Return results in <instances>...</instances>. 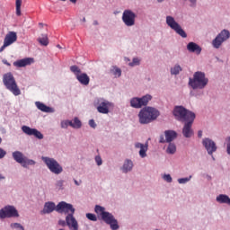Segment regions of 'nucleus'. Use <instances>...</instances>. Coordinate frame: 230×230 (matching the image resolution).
Returning a JSON list of instances; mask_svg holds the SVG:
<instances>
[{"mask_svg":"<svg viewBox=\"0 0 230 230\" xmlns=\"http://www.w3.org/2000/svg\"><path fill=\"white\" fill-rule=\"evenodd\" d=\"M57 212L58 213H65L67 215L66 217V223L69 229L78 230V221L75 218V208L69 203L66 201H61L57 205Z\"/></svg>","mask_w":230,"mask_h":230,"instance_id":"obj_1","label":"nucleus"},{"mask_svg":"<svg viewBox=\"0 0 230 230\" xmlns=\"http://www.w3.org/2000/svg\"><path fill=\"white\" fill-rule=\"evenodd\" d=\"M159 111L155 108L146 107L138 113L139 123H141V125H148V123L155 121V119L159 118Z\"/></svg>","mask_w":230,"mask_h":230,"instance_id":"obj_2","label":"nucleus"},{"mask_svg":"<svg viewBox=\"0 0 230 230\" xmlns=\"http://www.w3.org/2000/svg\"><path fill=\"white\" fill-rule=\"evenodd\" d=\"M3 84L7 91H10V93H12L13 96H20L21 88H19L13 74H12L11 72L4 74L3 75Z\"/></svg>","mask_w":230,"mask_h":230,"instance_id":"obj_3","label":"nucleus"},{"mask_svg":"<svg viewBox=\"0 0 230 230\" xmlns=\"http://www.w3.org/2000/svg\"><path fill=\"white\" fill-rule=\"evenodd\" d=\"M209 79L206 77V74L204 72H195L193 75V78L189 79V85L192 89H204L206 85H208Z\"/></svg>","mask_w":230,"mask_h":230,"instance_id":"obj_4","label":"nucleus"},{"mask_svg":"<svg viewBox=\"0 0 230 230\" xmlns=\"http://www.w3.org/2000/svg\"><path fill=\"white\" fill-rule=\"evenodd\" d=\"M173 116L178 119V121H181V123L190 121V119H195V114L193 111H188L182 106H176L174 108Z\"/></svg>","mask_w":230,"mask_h":230,"instance_id":"obj_5","label":"nucleus"},{"mask_svg":"<svg viewBox=\"0 0 230 230\" xmlns=\"http://www.w3.org/2000/svg\"><path fill=\"white\" fill-rule=\"evenodd\" d=\"M41 159L46 164L47 168H49V172H51V173H55V175H60V173L64 172V168H62V165H60V164L55 160V158L42 156Z\"/></svg>","mask_w":230,"mask_h":230,"instance_id":"obj_6","label":"nucleus"},{"mask_svg":"<svg viewBox=\"0 0 230 230\" xmlns=\"http://www.w3.org/2000/svg\"><path fill=\"white\" fill-rule=\"evenodd\" d=\"M94 107H96L98 112L100 114H109L111 109L114 107L112 102L105 100V99H97L93 102Z\"/></svg>","mask_w":230,"mask_h":230,"instance_id":"obj_7","label":"nucleus"},{"mask_svg":"<svg viewBox=\"0 0 230 230\" xmlns=\"http://www.w3.org/2000/svg\"><path fill=\"white\" fill-rule=\"evenodd\" d=\"M166 24L167 26H170L172 30H173L180 37H182V39H186L188 37V34H186V31L182 30V27L175 21V19L172 16H167L166 17Z\"/></svg>","mask_w":230,"mask_h":230,"instance_id":"obj_8","label":"nucleus"},{"mask_svg":"<svg viewBox=\"0 0 230 230\" xmlns=\"http://www.w3.org/2000/svg\"><path fill=\"white\" fill-rule=\"evenodd\" d=\"M19 217V212L17 208L13 206H5L0 209V219L4 220V218H17Z\"/></svg>","mask_w":230,"mask_h":230,"instance_id":"obj_9","label":"nucleus"},{"mask_svg":"<svg viewBox=\"0 0 230 230\" xmlns=\"http://www.w3.org/2000/svg\"><path fill=\"white\" fill-rule=\"evenodd\" d=\"M150 100H152V95L150 94L145 95L142 98L135 97L131 99L130 105L134 109H141V107H146V105H148Z\"/></svg>","mask_w":230,"mask_h":230,"instance_id":"obj_10","label":"nucleus"},{"mask_svg":"<svg viewBox=\"0 0 230 230\" xmlns=\"http://www.w3.org/2000/svg\"><path fill=\"white\" fill-rule=\"evenodd\" d=\"M230 37V32L227 30H223L217 37L213 40L212 45L213 48L218 49L222 46V43L226 42Z\"/></svg>","mask_w":230,"mask_h":230,"instance_id":"obj_11","label":"nucleus"},{"mask_svg":"<svg viewBox=\"0 0 230 230\" xmlns=\"http://www.w3.org/2000/svg\"><path fill=\"white\" fill-rule=\"evenodd\" d=\"M102 220L105 222V224H108V226H111V229L112 230H118L119 229V226L118 225V220L114 218V216L109 212L103 213V216L102 217Z\"/></svg>","mask_w":230,"mask_h":230,"instance_id":"obj_12","label":"nucleus"},{"mask_svg":"<svg viewBox=\"0 0 230 230\" xmlns=\"http://www.w3.org/2000/svg\"><path fill=\"white\" fill-rule=\"evenodd\" d=\"M122 21L126 26H134L136 24V13L130 10H125L122 14Z\"/></svg>","mask_w":230,"mask_h":230,"instance_id":"obj_13","label":"nucleus"},{"mask_svg":"<svg viewBox=\"0 0 230 230\" xmlns=\"http://www.w3.org/2000/svg\"><path fill=\"white\" fill-rule=\"evenodd\" d=\"M22 130L27 136H34L37 139H44V135L39 129L31 128L28 126H22Z\"/></svg>","mask_w":230,"mask_h":230,"instance_id":"obj_14","label":"nucleus"},{"mask_svg":"<svg viewBox=\"0 0 230 230\" xmlns=\"http://www.w3.org/2000/svg\"><path fill=\"white\" fill-rule=\"evenodd\" d=\"M203 146H205L208 154L212 155L213 153L217 152V144L215 141L211 140L210 138H205L202 141Z\"/></svg>","mask_w":230,"mask_h":230,"instance_id":"obj_15","label":"nucleus"},{"mask_svg":"<svg viewBox=\"0 0 230 230\" xmlns=\"http://www.w3.org/2000/svg\"><path fill=\"white\" fill-rule=\"evenodd\" d=\"M193 121H195V119H190V120L184 122L185 124L182 128L184 137H191V136H193V129H191Z\"/></svg>","mask_w":230,"mask_h":230,"instance_id":"obj_16","label":"nucleus"},{"mask_svg":"<svg viewBox=\"0 0 230 230\" xmlns=\"http://www.w3.org/2000/svg\"><path fill=\"white\" fill-rule=\"evenodd\" d=\"M31 64H33V58H25L13 62L14 67H26V66H31Z\"/></svg>","mask_w":230,"mask_h":230,"instance_id":"obj_17","label":"nucleus"},{"mask_svg":"<svg viewBox=\"0 0 230 230\" xmlns=\"http://www.w3.org/2000/svg\"><path fill=\"white\" fill-rule=\"evenodd\" d=\"M17 41V33L14 31H10L9 33L6 34L4 42L7 45V46H12V44H13V42Z\"/></svg>","mask_w":230,"mask_h":230,"instance_id":"obj_18","label":"nucleus"},{"mask_svg":"<svg viewBox=\"0 0 230 230\" xmlns=\"http://www.w3.org/2000/svg\"><path fill=\"white\" fill-rule=\"evenodd\" d=\"M57 211V206L55 203L49 201L46 202L43 208V211H41L42 215H49V213H53V211Z\"/></svg>","mask_w":230,"mask_h":230,"instance_id":"obj_19","label":"nucleus"},{"mask_svg":"<svg viewBox=\"0 0 230 230\" xmlns=\"http://www.w3.org/2000/svg\"><path fill=\"white\" fill-rule=\"evenodd\" d=\"M187 49L188 51H190V53H196V55H200V53H202V48H200V46H199L197 43L195 42H190L187 45Z\"/></svg>","mask_w":230,"mask_h":230,"instance_id":"obj_20","label":"nucleus"},{"mask_svg":"<svg viewBox=\"0 0 230 230\" xmlns=\"http://www.w3.org/2000/svg\"><path fill=\"white\" fill-rule=\"evenodd\" d=\"M135 147L140 148V150H139L140 157L145 158L146 156V152H148V144L147 143H146L144 145L142 143L137 142L135 144Z\"/></svg>","mask_w":230,"mask_h":230,"instance_id":"obj_21","label":"nucleus"},{"mask_svg":"<svg viewBox=\"0 0 230 230\" xmlns=\"http://www.w3.org/2000/svg\"><path fill=\"white\" fill-rule=\"evenodd\" d=\"M76 79L82 85H87L91 82V78L85 73L77 75Z\"/></svg>","mask_w":230,"mask_h":230,"instance_id":"obj_22","label":"nucleus"},{"mask_svg":"<svg viewBox=\"0 0 230 230\" xmlns=\"http://www.w3.org/2000/svg\"><path fill=\"white\" fill-rule=\"evenodd\" d=\"M35 105L37 109H39V111H41V112H55V110H53V108L49 107L40 102H36Z\"/></svg>","mask_w":230,"mask_h":230,"instance_id":"obj_23","label":"nucleus"},{"mask_svg":"<svg viewBox=\"0 0 230 230\" xmlns=\"http://www.w3.org/2000/svg\"><path fill=\"white\" fill-rule=\"evenodd\" d=\"M164 134H165L166 143H172V141L177 138V132L173 130H165Z\"/></svg>","mask_w":230,"mask_h":230,"instance_id":"obj_24","label":"nucleus"},{"mask_svg":"<svg viewBox=\"0 0 230 230\" xmlns=\"http://www.w3.org/2000/svg\"><path fill=\"white\" fill-rule=\"evenodd\" d=\"M13 157L16 163H19L20 164H22L24 163V159L26 156L22 155L20 151H15L13 153Z\"/></svg>","mask_w":230,"mask_h":230,"instance_id":"obj_25","label":"nucleus"},{"mask_svg":"<svg viewBox=\"0 0 230 230\" xmlns=\"http://www.w3.org/2000/svg\"><path fill=\"white\" fill-rule=\"evenodd\" d=\"M216 200L219 202V204H228V206H230V198L226 194H220L217 197Z\"/></svg>","mask_w":230,"mask_h":230,"instance_id":"obj_26","label":"nucleus"},{"mask_svg":"<svg viewBox=\"0 0 230 230\" xmlns=\"http://www.w3.org/2000/svg\"><path fill=\"white\" fill-rule=\"evenodd\" d=\"M134 167V164L132 163L131 160H127L122 167V172L124 173H128V172H130V170H132V168Z\"/></svg>","mask_w":230,"mask_h":230,"instance_id":"obj_27","label":"nucleus"},{"mask_svg":"<svg viewBox=\"0 0 230 230\" xmlns=\"http://www.w3.org/2000/svg\"><path fill=\"white\" fill-rule=\"evenodd\" d=\"M70 121V127H72V128H82V121L78 119V117H75L73 120Z\"/></svg>","mask_w":230,"mask_h":230,"instance_id":"obj_28","label":"nucleus"},{"mask_svg":"<svg viewBox=\"0 0 230 230\" xmlns=\"http://www.w3.org/2000/svg\"><path fill=\"white\" fill-rule=\"evenodd\" d=\"M94 211L97 215H100V217L103 216V213H107V211H105V208L100 206V205H96Z\"/></svg>","mask_w":230,"mask_h":230,"instance_id":"obj_29","label":"nucleus"},{"mask_svg":"<svg viewBox=\"0 0 230 230\" xmlns=\"http://www.w3.org/2000/svg\"><path fill=\"white\" fill-rule=\"evenodd\" d=\"M40 44L41 46H48L49 44V40H48V35H42V37L38 39Z\"/></svg>","mask_w":230,"mask_h":230,"instance_id":"obj_30","label":"nucleus"},{"mask_svg":"<svg viewBox=\"0 0 230 230\" xmlns=\"http://www.w3.org/2000/svg\"><path fill=\"white\" fill-rule=\"evenodd\" d=\"M33 164H35V161L30 160L25 157L23 163L22 164V166H23V168H28V166H33Z\"/></svg>","mask_w":230,"mask_h":230,"instance_id":"obj_31","label":"nucleus"},{"mask_svg":"<svg viewBox=\"0 0 230 230\" xmlns=\"http://www.w3.org/2000/svg\"><path fill=\"white\" fill-rule=\"evenodd\" d=\"M182 71V67L179 65H175L172 68H171V75H179Z\"/></svg>","mask_w":230,"mask_h":230,"instance_id":"obj_32","label":"nucleus"},{"mask_svg":"<svg viewBox=\"0 0 230 230\" xmlns=\"http://www.w3.org/2000/svg\"><path fill=\"white\" fill-rule=\"evenodd\" d=\"M175 152H177V146H175V144L170 142L167 147V154H175Z\"/></svg>","mask_w":230,"mask_h":230,"instance_id":"obj_33","label":"nucleus"},{"mask_svg":"<svg viewBox=\"0 0 230 230\" xmlns=\"http://www.w3.org/2000/svg\"><path fill=\"white\" fill-rule=\"evenodd\" d=\"M70 71L74 73V75H75L76 77L78 76V75L82 74V70H80V68L77 66H70Z\"/></svg>","mask_w":230,"mask_h":230,"instance_id":"obj_34","label":"nucleus"},{"mask_svg":"<svg viewBox=\"0 0 230 230\" xmlns=\"http://www.w3.org/2000/svg\"><path fill=\"white\" fill-rule=\"evenodd\" d=\"M22 4V0H16V15L21 16V6Z\"/></svg>","mask_w":230,"mask_h":230,"instance_id":"obj_35","label":"nucleus"},{"mask_svg":"<svg viewBox=\"0 0 230 230\" xmlns=\"http://www.w3.org/2000/svg\"><path fill=\"white\" fill-rule=\"evenodd\" d=\"M11 228L12 229H16V230H24V226L19 223H13L11 224Z\"/></svg>","mask_w":230,"mask_h":230,"instance_id":"obj_36","label":"nucleus"},{"mask_svg":"<svg viewBox=\"0 0 230 230\" xmlns=\"http://www.w3.org/2000/svg\"><path fill=\"white\" fill-rule=\"evenodd\" d=\"M86 218H88V220H91L92 222H96L98 220V217H96V215L92 213H87Z\"/></svg>","mask_w":230,"mask_h":230,"instance_id":"obj_37","label":"nucleus"},{"mask_svg":"<svg viewBox=\"0 0 230 230\" xmlns=\"http://www.w3.org/2000/svg\"><path fill=\"white\" fill-rule=\"evenodd\" d=\"M68 127H71V120H63L61 122V128H67Z\"/></svg>","mask_w":230,"mask_h":230,"instance_id":"obj_38","label":"nucleus"},{"mask_svg":"<svg viewBox=\"0 0 230 230\" xmlns=\"http://www.w3.org/2000/svg\"><path fill=\"white\" fill-rule=\"evenodd\" d=\"M190 180H191V176H190L189 178H181V179H178V182L179 184H186V182H190Z\"/></svg>","mask_w":230,"mask_h":230,"instance_id":"obj_39","label":"nucleus"},{"mask_svg":"<svg viewBox=\"0 0 230 230\" xmlns=\"http://www.w3.org/2000/svg\"><path fill=\"white\" fill-rule=\"evenodd\" d=\"M113 71V75L114 76H121V69L118 68V67H114Z\"/></svg>","mask_w":230,"mask_h":230,"instance_id":"obj_40","label":"nucleus"},{"mask_svg":"<svg viewBox=\"0 0 230 230\" xmlns=\"http://www.w3.org/2000/svg\"><path fill=\"white\" fill-rule=\"evenodd\" d=\"M129 66L131 67H134V66H139V58H134L133 61L131 63H129Z\"/></svg>","mask_w":230,"mask_h":230,"instance_id":"obj_41","label":"nucleus"},{"mask_svg":"<svg viewBox=\"0 0 230 230\" xmlns=\"http://www.w3.org/2000/svg\"><path fill=\"white\" fill-rule=\"evenodd\" d=\"M226 152L228 154V155H230V137H228L226 139Z\"/></svg>","mask_w":230,"mask_h":230,"instance_id":"obj_42","label":"nucleus"},{"mask_svg":"<svg viewBox=\"0 0 230 230\" xmlns=\"http://www.w3.org/2000/svg\"><path fill=\"white\" fill-rule=\"evenodd\" d=\"M95 163H97V165L98 166H102V157L101 156H95Z\"/></svg>","mask_w":230,"mask_h":230,"instance_id":"obj_43","label":"nucleus"},{"mask_svg":"<svg viewBox=\"0 0 230 230\" xmlns=\"http://www.w3.org/2000/svg\"><path fill=\"white\" fill-rule=\"evenodd\" d=\"M164 181H166V182H172V176L170 174L164 175Z\"/></svg>","mask_w":230,"mask_h":230,"instance_id":"obj_44","label":"nucleus"},{"mask_svg":"<svg viewBox=\"0 0 230 230\" xmlns=\"http://www.w3.org/2000/svg\"><path fill=\"white\" fill-rule=\"evenodd\" d=\"M89 125L92 127V128H96V122H94V119H90Z\"/></svg>","mask_w":230,"mask_h":230,"instance_id":"obj_45","label":"nucleus"},{"mask_svg":"<svg viewBox=\"0 0 230 230\" xmlns=\"http://www.w3.org/2000/svg\"><path fill=\"white\" fill-rule=\"evenodd\" d=\"M6 155V151L0 147V159H3Z\"/></svg>","mask_w":230,"mask_h":230,"instance_id":"obj_46","label":"nucleus"},{"mask_svg":"<svg viewBox=\"0 0 230 230\" xmlns=\"http://www.w3.org/2000/svg\"><path fill=\"white\" fill-rule=\"evenodd\" d=\"M159 143H166V138L164 139V135L160 136Z\"/></svg>","mask_w":230,"mask_h":230,"instance_id":"obj_47","label":"nucleus"},{"mask_svg":"<svg viewBox=\"0 0 230 230\" xmlns=\"http://www.w3.org/2000/svg\"><path fill=\"white\" fill-rule=\"evenodd\" d=\"M58 225L62 226L64 227V226H67V223L66 221H64V220H59L58 221Z\"/></svg>","mask_w":230,"mask_h":230,"instance_id":"obj_48","label":"nucleus"},{"mask_svg":"<svg viewBox=\"0 0 230 230\" xmlns=\"http://www.w3.org/2000/svg\"><path fill=\"white\" fill-rule=\"evenodd\" d=\"M8 48V45H6L4 42V45L0 48V53H3V51H4V49Z\"/></svg>","mask_w":230,"mask_h":230,"instance_id":"obj_49","label":"nucleus"},{"mask_svg":"<svg viewBox=\"0 0 230 230\" xmlns=\"http://www.w3.org/2000/svg\"><path fill=\"white\" fill-rule=\"evenodd\" d=\"M59 1L66 2V0H59ZM69 1H70V3H72L73 4H76V2H77L78 0H69Z\"/></svg>","mask_w":230,"mask_h":230,"instance_id":"obj_50","label":"nucleus"},{"mask_svg":"<svg viewBox=\"0 0 230 230\" xmlns=\"http://www.w3.org/2000/svg\"><path fill=\"white\" fill-rule=\"evenodd\" d=\"M3 63H4L5 66H11V64H10L8 61H6V60H4Z\"/></svg>","mask_w":230,"mask_h":230,"instance_id":"obj_51","label":"nucleus"},{"mask_svg":"<svg viewBox=\"0 0 230 230\" xmlns=\"http://www.w3.org/2000/svg\"><path fill=\"white\" fill-rule=\"evenodd\" d=\"M198 137H202V130H199V131L198 132Z\"/></svg>","mask_w":230,"mask_h":230,"instance_id":"obj_52","label":"nucleus"},{"mask_svg":"<svg viewBox=\"0 0 230 230\" xmlns=\"http://www.w3.org/2000/svg\"><path fill=\"white\" fill-rule=\"evenodd\" d=\"M62 184H64V181H58V186L62 187Z\"/></svg>","mask_w":230,"mask_h":230,"instance_id":"obj_53","label":"nucleus"},{"mask_svg":"<svg viewBox=\"0 0 230 230\" xmlns=\"http://www.w3.org/2000/svg\"><path fill=\"white\" fill-rule=\"evenodd\" d=\"M4 179H5V177L3 174H0V181H4Z\"/></svg>","mask_w":230,"mask_h":230,"instance_id":"obj_54","label":"nucleus"},{"mask_svg":"<svg viewBox=\"0 0 230 230\" xmlns=\"http://www.w3.org/2000/svg\"><path fill=\"white\" fill-rule=\"evenodd\" d=\"M74 182H75V184L76 186H80V183L78 182V181L75 180Z\"/></svg>","mask_w":230,"mask_h":230,"instance_id":"obj_55","label":"nucleus"},{"mask_svg":"<svg viewBox=\"0 0 230 230\" xmlns=\"http://www.w3.org/2000/svg\"><path fill=\"white\" fill-rule=\"evenodd\" d=\"M190 3H192V4H195V3H197V0H190Z\"/></svg>","mask_w":230,"mask_h":230,"instance_id":"obj_56","label":"nucleus"},{"mask_svg":"<svg viewBox=\"0 0 230 230\" xmlns=\"http://www.w3.org/2000/svg\"><path fill=\"white\" fill-rule=\"evenodd\" d=\"M93 24H94L95 26H98V21H94V22H93Z\"/></svg>","mask_w":230,"mask_h":230,"instance_id":"obj_57","label":"nucleus"},{"mask_svg":"<svg viewBox=\"0 0 230 230\" xmlns=\"http://www.w3.org/2000/svg\"><path fill=\"white\" fill-rule=\"evenodd\" d=\"M3 143V138L0 137V145Z\"/></svg>","mask_w":230,"mask_h":230,"instance_id":"obj_58","label":"nucleus"},{"mask_svg":"<svg viewBox=\"0 0 230 230\" xmlns=\"http://www.w3.org/2000/svg\"><path fill=\"white\" fill-rule=\"evenodd\" d=\"M158 1V3H163V1H164V0H157Z\"/></svg>","mask_w":230,"mask_h":230,"instance_id":"obj_59","label":"nucleus"},{"mask_svg":"<svg viewBox=\"0 0 230 230\" xmlns=\"http://www.w3.org/2000/svg\"><path fill=\"white\" fill-rule=\"evenodd\" d=\"M83 22H85V18H83Z\"/></svg>","mask_w":230,"mask_h":230,"instance_id":"obj_60","label":"nucleus"},{"mask_svg":"<svg viewBox=\"0 0 230 230\" xmlns=\"http://www.w3.org/2000/svg\"><path fill=\"white\" fill-rule=\"evenodd\" d=\"M40 26H44V24L43 23H40Z\"/></svg>","mask_w":230,"mask_h":230,"instance_id":"obj_61","label":"nucleus"},{"mask_svg":"<svg viewBox=\"0 0 230 230\" xmlns=\"http://www.w3.org/2000/svg\"><path fill=\"white\" fill-rule=\"evenodd\" d=\"M58 48H60V45H58Z\"/></svg>","mask_w":230,"mask_h":230,"instance_id":"obj_62","label":"nucleus"},{"mask_svg":"<svg viewBox=\"0 0 230 230\" xmlns=\"http://www.w3.org/2000/svg\"><path fill=\"white\" fill-rule=\"evenodd\" d=\"M59 230H64V229H59Z\"/></svg>","mask_w":230,"mask_h":230,"instance_id":"obj_63","label":"nucleus"},{"mask_svg":"<svg viewBox=\"0 0 230 230\" xmlns=\"http://www.w3.org/2000/svg\"><path fill=\"white\" fill-rule=\"evenodd\" d=\"M157 230V229H156Z\"/></svg>","mask_w":230,"mask_h":230,"instance_id":"obj_64","label":"nucleus"}]
</instances>
